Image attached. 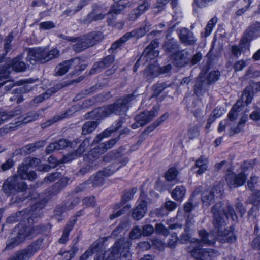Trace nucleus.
I'll list each match as a JSON object with an SVG mask.
<instances>
[{"label":"nucleus","mask_w":260,"mask_h":260,"mask_svg":"<svg viewBox=\"0 0 260 260\" xmlns=\"http://www.w3.org/2000/svg\"><path fill=\"white\" fill-rule=\"evenodd\" d=\"M253 98V94L245 89L241 96L228 115V119L221 121L218 126V131L219 133L226 132L228 135H234L240 133L244 126L247 121V117H242L239 121L237 119L241 107L247 106L251 103Z\"/></svg>","instance_id":"obj_1"},{"label":"nucleus","mask_w":260,"mask_h":260,"mask_svg":"<svg viewBox=\"0 0 260 260\" xmlns=\"http://www.w3.org/2000/svg\"><path fill=\"white\" fill-rule=\"evenodd\" d=\"M136 189L134 188L132 189L131 190L126 192L122 197V199L124 201H128V200H131L133 197L134 195L136 192Z\"/></svg>","instance_id":"obj_54"},{"label":"nucleus","mask_w":260,"mask_h":260,"mask_svg":"<svg viewBox=\"0 0 260 260\" xmlns=\"http://www.w3.org/2000/svg\"><path fill=\"white\" fill-rule=\"evenodd\" d=\"M199 234L203 243L208 245H212L215 243V236L213 233L208 234L205 231L202 230L199 231Z\"/></svg>","instance_id":"obj_24"},{"label":"nucleus","mask_w":260,"mask_h":260,"mask_svg":"<svg viewBox=\"0 0 260 260\" xmlns=\"http://www.w3.org/2000/svg\"><path fill=\"white\" fill-rule=\"evenodd\" d=\"M179 38L181 42L186 45H193L196 42L193 34L186 28L180 30Z\"/></svg>","instance_id":"obj_20"},{"label":"nucleus","mask_w":260,"mask_h":260,"mask_svg":"<svg viewBox=\"0 0 260 260\" xmlns=\"http://www.w3.org/2000/svg\"><path fill=\"white\" fill-rule=\"evenodd\" d=\"M130 245L129 242L124 241V239L119 240L110 250L111 255L108 256V260H115L118 257L120 260H131Z\"/></svg>","instance_id":"obj_5"},{"label":"nucleus","mask_w":260,"mask_h":260,"mask_svg":"<svg viewBox=\"0 0 260 260\" xmlns=\"http://www.w3.org/2000/svg\"><path fill=\"white\" fill-rule=\"evenodd\" d=\"M97 124L94 121H88L82 127V134L87 135L92 132L96 127Z\"/></svg>","instance_id":"obj_29"},{"label":"nucleus","mask_w":260,"mask_h":260,"mask_svg":"<svg viewBox=\"0 0 260 260\" xmlns=\"http://www.w3.org/2000/svg\"><path fill=\"white\" fill-rule=\"evenodd\" d=\"M126 7V4H116L111 7L109 12H110V14L117 15L120 14Z\"/></svg>","instance_id":"obj_39"},{"label":"nucleus","mask_w":260,"mask_h":260,"mask_svg":"<svg viewBox=\"0 0 260 260\" xmlns=\"http://www.w3.org/2000/svg\"><path fill=\"white\" fill-rule=\"evenodd\" d=\"M250 118L254 121H258L260 120V108L256 109L250 115Z\"/></svg>","instance_id":"obj_58"},{"label":"nucleus","mask_w":260,"mask_h":260,"mask_svg":"<svg viewBox=\"0 0 260 260\" xmlns=\"http://www.w3.org/2000/svg\"><path fill=\"white\" fill-rule=\"evenodd\" d=\"M159 69L158 67L151 65L145 70L144 75L146 76H151L152 78H153L159 74Z\"/></svg>","instance_id":"obj_30"},{"label":"nucleus","mask_w":260,"mask_h":260,"mask_svg":"<svg viewBox=\"0 0 260 260\" xmlns=\"http://www.w3.org/2000/svg\"><path fill=\"white\" fill-rule=\"evenodd\" d=\"M155 228L157 233L161 234L164 235H167L168 234V229L165 228L162 224H156Z\"/></svg>","instance_id":"obj_60"},{"label":"nucleus","mask_w":260,"mask_h":260,"mask_svg":"<svg viewBox=\"0 0 260 260\" xmlns=\"http://www.w3.org/2000/svg\"><path fill=\"white\" fill-rule=\"evenodd\" d=\"M133 97L132 94L128 95L124 98L118 100L114 105L101 107L93 110L92 114L98 119L106 117L114 112L117 114H124L127 109L126 105L132 100Z\"/></svg>","instance_id":"obj_3"},{"label":"nucleus","mask_w":260,"mask_h":260,"mask_svg":"<svg viewBox=\"0 0 260 260\" xmlns=\"http://www.w3.org/2000/svg\"><path fill=\"white\" fill-rule=\"evenodd\" d=\"M79 63V60L78 58L66 60L56 67V74L58 76H62L66 73L70 69L74 68Z\"/></svg>","instance_id":"obj_17"},{"label":"nucleus","mask_w":260,"mask_h":260,"mask_svg":"<svg viewBox=\"0 0 260 260\" xmlns=\"http://www.w3.org/2000/svg\"><path fill=\"white\" fill-rule=\"evenodd\" d=\"M178 174V171L175 168H171L165 173V178L168 181L175 180L177 178Z\"/></svg>","instance_id":"obj_31"},{"label":"nucleus","mask_w":260,"mask_h":260,"mask_svg":"<svg viewBox=\"0 0 260 260\" xmlns=\"http://www.w3.org/2000/svg\"><path fill=\"white\" fill-rule=\"evenodd\" d=\"M130 208V207L129 206H125L123 208V210H119L116 212H114L113 213V214H112L111 215H110V219H114L118 217H119V216H120L121 215H122L123 213V211L127 210H129V209Z\"/></svg>","instance_id":"obj_63"},{"label":"nucleus","mask_w":260,"mask_h":260,"mask_svg":"<svg viewBox=\"0 0 260 260\" xmlns=\"http://www.w3.org/2000/svg\"><path fill=\"white\" fill-rule=\"evenodd\" d=\"M158 46V42L156 40L152 41L149 46L145 49L144 54L145 55L146 60L153 59L158 54V51L155 49Z\"/></svg>","instance_id":"obj_19"},{"label":"nucleus","mask_w":260,"mask_h":260,"mask_svg":"<svg viewBox=\"0 0 260 260\" xmlns=\"http://www.w3.org/2000/svg\"><path fill=\"white\" fill-rule=\"evenodd\" d=\"M16 232L18 231L17 236L7 244L6 248L11 249L21 243L27 237H32L37 234L38 232L31 228H25L22 226L15 228Z\"/></svg>","instance_id":"obj_8"},{"label":"nucleus","mask_w":260,"mask_h":260,"mask_svg":"<svg viewBox=\"0 0 260 260\" xmlns=\"http://www.w3.org/2000/svg\"><path fill=\"white\" fill-rule=\"evenodd\" d=\"M60 176L61 174L60 173H54L45 177L44 179V181L45 182H46L47 183H51L52 182L56 181L57 178L60 177Z\"/></svg>","instance_id":"obj_47"},{"label":"nucleus","mask_w":260,"mask_h":260,"mask_svg":"<svg viewBox=\"0 0 260 260\" xmlns=\"http://www.w3.org/2000/svg\"><path fill=\"white\" fill-rule=\"evenodd\" d=\"M13 165V161L12 159H9L7 160L6 162L2 164V165L1 166V168L2 171H5L11 168Z\"/></svg>","instance_id":"obj_55"},{"label":"nucleus","mask_w":260,"mask_h":260,"mask_svg":"<svg viewBox=\"0 0 260 260\" xmlns=\"http://www.w3.org/2000/svg\"><path fill=\"white\" fill-rule=\"evenodd\" d=\"M144 195L142 192L140 200L138 201V205L133 210L132 213L133 217L136 220L142 218L147 211V202L144 199Z\"/></svg>","instance_id":"obj_16"},{"label":"nucleus","mask_w":260,"mask_h":260,"mask_svg":"<svg viewBox=\"0 0 260 260\" xmlns=\"http://www.w3.org/2000/svg\"><path fill=\"white\" fill-rule=\"evenodd\" d=\"M118 140V139H113L105 143L100 144L97 148L92 150L90 153L85 158V160L89 162V160H91V157L94 158L98 157L97 155L93 156L96 152L100 154L103 153L108 149L112 148L115 145Z\"/></svg>","instance_id":"obj_13"},{"label":"nucleus","mask_w":260,"mask_h":260,"mask_svg":"<svg viewBox=\"0 0 260 260\" xmlns=\"http://www.w3.org/2000/svg\"><path fill=\"white\" fill-rule=\"evenodd\" d=\"M8 65L9 66L7 68L3 70L0 72V78H8V75L10 73L11 69L16 72H21L25 68V63L20 60V57L13 59L11 63Z\"/></svg>","instance_id":"obj_12"},{"label":"nucleus","mask_w":260,"mask_h":260,"mask_svg":"<svg viewBox=\"0 0 260 260\" xmlns=\"http://www.w3.org/2000/svg\"><path fill=\"white\" fill-rule=\"evenodd\" d=\"M108 22L109 24L117 26L118 28H122L124 25V23H116L115 21L116 14H110V12H108Z\"/></svg>","instance_id":"obj_38"},{"label":"nucleus","mask_w":260,"mask_h":260,"mask_svg":"<svg viewBox=\"0 0 260 260\" xmlns=\"http://www.w3.org/2000/svg\"><path fill=\"white\" fill-rule=\"evenodd\" d=\"M45 143L46 142L44 141H40L37 143L28 145L25 146V151L28 153H30L35 151L36 149L44 146Z\"/></svg>","instance_id":"obj_32"},{"label":"nucleus","mask_w":260,"mask_h":260,"mask_svg":"<svg viewBox=\"0 0 260 260\" xmlns=\"http://www.w3.org/2000/svg\"><path fill=\"white\" fill-rule=\"evenodd\" d=\"M40 28L44 30L50 29L55 27V24L51 21L42 22L39 25Z\"/></svg>","instance_id":"obj_52"},{"label":"nucleus","mask_w":260,"mask_h":260,"mask_svg":"<svg viewBox=\"0 0 260 260\" xmlns=\"http://www.w3.org/2000/svg\"><path fill=\"white\" fill-rule=\"evenodd\" d=\"M251 201L255 205L260 204V191L255 192L251 197Z\"/></svg>","instance_id":"obj_56"},{"label":"nucleus","mask_w":260,"mask_h":260,"mask_svg":"<svg viewBox=\"0 0 260 260\" xmlns=\"http://www.w3.org/2000/svg\"><path fill=\"white\" fill-rule=\"evenodd\" d=\"M199 135V128L197 126H191L188 131L187 136L190 140L193 139Z\"/></svg>","instance_id":"obj_41"},{"label":"nucleus","mask_w":260,"mask_h":260,"mask_svg":"<svg viewBox=\"0 0 260 260\" xmlns=\"http://www.w3.org/2000/svg\"><path fill=\"white\" fill-rule=\"evenodd\" d=\"M186 194V189L183 186H177L172 192V197L176 201H182Z\"/></svg>","instance_id":"obj_25"},{"label":"nucleus","mask_w":260,"mask_h":260,"mask_svg":"<svg viewBox=\"0 0 260 260\" xmlns=\"http://www.w3.org/2000/svg\"><path fill=\"white\" fill-rule=\"evenodd\" d=\"M147 32H148V30L147 29H143L142 28H140L139 29L134 30L130 32L127 33L125 34L123 36L122 39H125L126 38L127 39H129L132 37H136L138 38H141L143 37Z\"/></svg>","instance_id":"obj_26"},{"label":"nucleus","mask_w":260,"mask_h":260,"mask_svg":"<svg viewBox=\"0 0 260 260\" xmlns=\"http://www.w3.org/2000/svg\"><path fill=\"white\" fill-rule=\"evenodd\" d=\"M241 47L238 46L237 45H233L231 47V52L233 53V54L236 56H239L241 54V48H243L244 47L247 48L249 46H245V45H243V44L240 43Z\"/></svg>","instance_id":"obj_45"},{"label":"nucleus","mask_w":260,"mask_h":260,"mask_svg":"<svg viewBox=\"0 0 260 260\" xmlns=\"http://www.w3.org/2000/svg\"><path fill=\"white\" fill-rule=\"evenodd\" d=\"M18 174L22 180L28 179L32 181L36 178L35 172H27V166L26 165L21 166L18 169Z\"/></svg>","instance_id":"obj_22"},{"label":"nucleus","mask_w":260,"mask_h":260,"mask_svg":"<svg viewBox=\"0 0 260 260\" xmlns=\"http://www.w3.org/2000/svg\"><path fill=\"white\" fill-rule=\"evenodd\" d=\"M60 56V51L56 48L47 50L46 48H36L30 49L28 52L26 59L31 64H35L40 61L44 63Z\"/></svg>","instance_id":"obj_4"},{"label":"nucleus","mask_w":260,"mask_h":260,"mask_svg":"<svg viewBox=\"0 0 260 260\" xmlns=\"http://www.w3.org/2000/svg\"><path fill=\"white\" fill-rule=\"evenodd\" d=\"M115 130L116 129H113L112 130L106 129L102 134L98 135L96 138L94 139V141L95 142H98L99 141H101L103 138L108 137L110 136L111 133L113 131H115Z\"/></svg>","instance_id":"obj_49"},{"label":"nucleus","mask_w":260,"mask_h":260,"mask_svg":"<svg viewBox=\"0 0 260 260\" xmlns=\"http://www.w3.org/2000/svg\"><path fill=\"white\" fill-rule=\"evenodd\" d=\"M189 54L187 51H180L174 55V63L178 66H183L189 62Z\"/></svg>","instance_id":"obj_21"},{"label":"nucleus","mask_w":260,"mask_h":260,"mask_svg":"<svg viewBox=\"0 0 260 260\" xmlns=\"http://www.w3.org/2000/svg\"><path fill=\"white\" fill-rule=\"evenodd\" d=\"M212 212L214 216L213 223L215 228L218 229V239L220 241H227L229 243L234 242L236 240V237L233 232L228 230L225 231L223 234L222 231H221L219 229L225 225L229 216H230L233 221L237 220V216L234 210L228 204L223 207L221 203H218L213 207Z\"/></svg>","instance_id":"obj_2"},{"label":"nucleus","mask_w":260,"mask_h":260,"mask_svg":"<svg viewBox=\"0 0 260 260\" xmlns=\"http://www.w3.org/2000/svg\"><path fill=\"white\" fill-rule=\"evenodd\" d=\"M21 113V112L19 110H16L15 112H11L8 115L5 112H2L0 111V125L2 124L4 121H7L9 119L10 117H12L18 115Z\"/></svg>","instance_id":"obj_33"},{"label":"nucleus","mask_w":260,"mask_h":260,"mask_svg":"<svg viewBox=\"0 0 260 260\" xmlns=\"http://www.w3.org/2000/svg\"><path fill=\"white\" fill-rule=\"evenodd\" d=\"M214 197L212 190L205 191L202 196L203 204L204 206H208L212 203Z\"/></svg>","instance_id":"obj_27"},{"label":"nucleus","mask_w":260,"mask_h":260,"mask_svg":"<svg viewBox=\"0 0 260 260\" xmlns=\"http://www.w3.org/2000/svg\"><path fill=\"white\" fill-rule=\"evenodd\" d=\"M55 91L53 89L47 90L43 95H40L34 99V102L36 103L42 102L44 99L48 98Z\"/></svg>","instance_id":"obj_40"},{"label":"nucleus","mask_w":260,"mask_h":260,"mask_svg":"<svg viewBox=\"0 0 260 260\" xmlns=\"http://www.w3.org/2000/svg\"><path fill=\"white\" fill-rule=\"evenodd\" d=\"M207 160L203 157H201L196 162V166L199 168L197 173L198 174L203 173L207 169Z\"/></svg>","instance_id":"obj_28"},{"label":"nucleus","mask_w":260,"mask_h":260,"mask_svg":"<svg viewBox=\"0 0 260 260\" xmlns=\"http://www.w3.org/2000/svg\"><path fill=\"white\" fill-rule=\"evenodd\" d=\"M168 117L167 114H165L160 117L151 126L148 128V129H150V131L154 130L156 127L162 123Z\"/></svg>","instance_id":"obj_43"},{"label":"nucleus","mask_w":260,"mask_h":260,"mask_svg":"<svg viewBox=\"0 0 260 260\" xmlns=\"http://www.w3.org/2000/svg\"><path fill=\"white\" fill-rule=\"evenodd\" d=\"M165 207L169 211H172L176 208L177 204L173 201H169L165 203Z\"/></svg>","instance_id":"obj_57"},{"label":"nucleus","mask_w":260,"mask_h":260,"mask_svg":"<svg viewBox=\"0 0 260 260\" xmlns=\"http://www.w3.org/2000/svg\"><path fill=\"white\" fill-rule=\"evenodd\" d=\"M246 180V176L243 173L236 175L233 172H229L226 176V181L229 186L232 188H236L242 185Z\"/></svg>","instance_id":"obj_14"},{"label":"nucleus","mask_w":260,"mask_h":260,"mask_svg":"<svg viewBox=\"0 0 260 260\" xmlns=\"http://www.w3.org/2000/svg\"><path fill=\"white\" fill-rule=\"evenodd\" d=\"M13 40V37L11 35H9L5 39V50L6 52H8L11 49L10 43Z\"/></svg>","instance_id":"obj_62"},{"label":"nucleus","mask_w":260,"mask_h":260,"mask_svg":"<svg viewBox=\"0 0 260 260\" xmlns=\"http://www.w3.org/2000/svg\"><path fill=\"white\" fill-rule=\"evenodd\" d=\"M114 172L115 170H112L111 169H106L104 171L98 172L92 179V185L96 186L102 185L104 184L105 178L111 176Z\"/></svg>","instance_id":"obj_18"},{"label":"nucleus","mask_w":260,"mask_h":260,"mask_svg":"<svg viewBox=\"0 0 260 260\" xmlns=\"http://www.w3.org/2000/svg\"><path fill=\"white\" fill-rule=\"evenodd\" d=\"M38 117V114L36 112L30 113L22 120V123H27L29 122L34 121L36 120Z\"/></svg>","instance_id":"obj_48"},{"label":"nucleus","mask_w":260,"mask_h":260,"mask_svg":"<svg viewBox=\"0 0 260 260\" xmlns=\"http://www.w3.org/2000/svg\"><path fill=\"white\" fill-rule=\"evenodd\" d=\"M140 15V13L136 9L133 10L128 15V20L130 21H134Z\"/></svg>","instance_id":"obj_59"},{"label":"nucleus","mask_w":260,"mask_h":260,"mask_svg":"<svg viewBox=\"0 0 260 260\" xmlns=\"http://www.w3.org/2000/svg\"><path fill=\"white\" fill-rule=\"evenodd\" d=\"M246 62L243 60H240L236 61L234 65V69L236 71L242 70L246 66Z\"/></svg>","instance_id":"obj_50"},{"label":"nucleus","mask_w":260,"mask_h":260,"mask_svg":"<svg viewBox=\"0 0 260 260\" xmlns=\"http://www.w3.org/2000/svg\"><path fill=\"white\" fill-rule=\"evenodd\" d=\"M41 241H36L26 248L18 252L12 257L13 260H29L40 249Z\"/></svg>","instance_id":"obj_10"},{"label":"nucleus","mask_w":260,"mask_h":260,"mask_svg":"<svg viewBox=\"0 0 260 260\" xmlns=\"http://www.w3.org/2000/svg\"><path fill=\"white\" fill-rule=\"evenodd\" d=\"M114 61L113 57L111 56H108L105 58L102 61L99 62L93 67L91 72L92 74L96 72H99L101 69L109 67Z\"/></svg>","instance_id":"obj_23"},{"label":"nucleus","mask_w":260,"mask_h":260,"mask_svg":"<svg viewBox=\"0 0 260 260\" xmlns=\"http://www.w3.org/2000/svg\"><path fill=\"white\" fill-rule=\"evenodd\" d=\"M74 223L75 221H74L73 223H70L67 225L66 228L63 231V233L61 237L59 240V243H64L66 242L67 241L68 239L69 232L72 230Z\"/></svg>","instance_id":"obj_34"},{"label":"nucleus","mask_w":260,"mask_h":260,"mask_svg":"<svg viewBox=\"0 0 260 260\" xmlns=\"http://www.w3.org/2000/svg\"><path fill=\"white\" fill-rule=\"evenodd\" d=\"M202 58L201 54L197 53L194 55L190 60V63L192 65H194L198 63Z\"/></svg>","instance_id":"obj_64"},{"label":"nucleus","mask_w":260,"mask_h":260,"mask_svg":"<svg viewBox=\"0 0 260 260\" xmlns=\"http://www.w3.org/2000/svg\"><path fill=\"white\" fill-rule=\"evenodd\" d=\"M217 19L216 18H212L208 23L206 28L204 34V36L207 37L209 36L212 32V28L214 25L217 23Z\"/></svg>","instance_id":"obj_37"},{"label":"nucleus","mask_w":260,"mask_h":260,"mask_svg":"<svg viewBox=\"0 0 260 260\" xmlns=\"http://www.w3.org/2000/svg\"><path fill=\"white\" fill-rule=\"evenodd\" d=\"M220 76V72L218 71H214L211 72L207 78L209 83H212L216 81Z\"/></svg>","instance_id":"obj_44"},{"label":"nucleus","mask_w":260,"mask_h":260,"mask_svg":"<svg viewBox=\"0 0 260 260\" xmlns=\"http://www.w3.org/2000/svg\"><path fill=\"white\" fill-rule=\"evenodd\" d=\"M122 38L123 37H122L120 39L113 43L110 48V49L112 50H115L117 48L120 46L123 43L125 42L127 40H128L127 38H126L124 40L122 39Z\"/></svg>","instance_id":"obj_53"},{"label":"nucleus","mask_w":260,"mask_h":260,"mask_svg":"<svg viewBox=\"0 0 260 260\" xmlns=\"http://www.w3.org/2000/svg\"><path fill=\"white\" fill-rule=\"evenodd\" d=\"M153 227L151 225H146L143 228L142 234L145 236L150 235L153 231Z\"/></svg>","instance_id":"obj_61"},{"label":"nucleus","mask_w":260,"mask_h":260,"mask_svg":"<svg viewBox=\"0 0 260 260\" xmlns=\"http://www.w3.org/2000/svg\"><path fill=\"white\" fill-rule=\"evenodd\" d=\"M102 39L101 33L92 32L76 39L77 43L74 45L76 51L80 52L88 47H91Z\"/></svg>","instance_id":"obj_6"},{"label":"nucleus","mask_w":260,"mask_h":260,"mask_svg":"<svg viewBox=\"0 0 260 260\" xmlns=\"http://www.w3.org/2000/svg\"><path fill=\"white\" fill-rule=\"evenodd\" d=\"M98 244L95 243L92 244L90 248L81 256L80 260H86L88 257L92 255L96 251V249L98 248Z\"/></svg>","instance_id":"obj_36"},{"label":"nucleus","mask_w":260,"mask_h":260,"mask_svg":"<svg viewBox=\"0 0 260 260\" xmlns=\"http://www.w3.org/2000/svg\"><path fill=\"white\" fill-rule=\"evenodd\" d=\"M150 6L149 0H140V4L136 10L140 13V15L147 11Z\"/></svg>","instance_id":"obj_35"},{"label":"nucleus","mask_w":260,"mask_h":260,"mask_svg":"<svg viewBox=\"0 0 260 260\" xmlns=\"http://www.w3.org/2000/svg\"><path fill=\"white\" fill-rule=\"evenodd\" d=\"M142 234V232L140 229L136 226L129 233V238L131 239H135L139 238Z\"/></svg>","instance_id":"obj_46"},{"label":"nucleus","mask_w":260,"mask_h":260,"mask_svg":"<svg viewBox=\"0 0 260 260\" xmlns=\"http://www.w3.org/2000/svg\"><path fill=\"white\" fill-rule=\"evenodd\" d=\"M260 31V22L255 21L251 23L244 33L241 39V44L245 46H249L250 42L257 36Z\"/></svg>","instance_id":"obj_11"},{"label":"nucleus","mask_w":260,"mask_h":260,"mask_svg":"<svg viewBox=\"0 0 260 260\" xmlns=\"http://www.w3.org/2000/svg\"><path fill=\"white\" fill-rule=\"evenodd\" d=\"M158 114L156 108H153L150 111H145L136 117L135 120L140 126H144L151 121Z\"/></svg>","instance_id":"obj_15"},{"label":"nucleus","mask_w":260,"mask_h":260,"mask_svg":"<svg viewBox=\"0 0 260 260\" xmlns=\"http://www.w3.org/2000/svg\"><path fill=\"white\" fill-rule=\"evenodd\" d=\"M18 175L9 177L3 185V190L7 194L22 192L26 189V184Z\"/></svg>","instance_id":"obj_7"},{"label":"nucleus","mask_w":260,"mask_h":260,"mask_svg":"<svg viewBox=\"0 0 260 260\" xmlns=\"http://www.w3.org/2000/svg\"><path fill=\"white\" fill-rule=\"evenodd\" d=\"M192 245L193 249L190 252L193 257L197 260L207 259L209 258L215 257L219 255L218 251L209 248L203 249L201 247L198 240L197 242H193Z\"/></svg>","instance_id":"obj_9"},{"label":"nucleus","mask_w":260,"mask_h":260,"mask_svg":"<svg viewBox=\"0 0 260 260\" xmlns=\"http://www.w3.org/2000/svg\"><path fill=\"white\" fill-rule=\"evenodd\" d=\"M75 111V108L74 107H72L71 109L69 110L66 113L62 114L61 115L55 116L53 118V122H57V121L61 120L66 117L72 115Z\"/></svg>","instance_id":"obj_42"},{"label":"nucleus","mask_w":260,"mask_h":260,"mask_svg":"<svg viewBox=\"0 0 260 260\" xmlns=\"http://www.w3.org/2000/svg\"><path fill=\"white\" fill-rule=\"evenodd\" d=\"M55 143L56 150H59L66 148L68 145L69 142L65 139H60Z\"/></svg>","instance_id":"obj_51"}]
</instances>
